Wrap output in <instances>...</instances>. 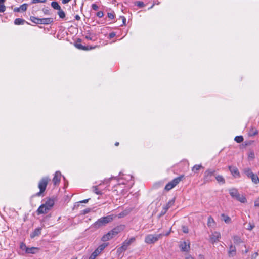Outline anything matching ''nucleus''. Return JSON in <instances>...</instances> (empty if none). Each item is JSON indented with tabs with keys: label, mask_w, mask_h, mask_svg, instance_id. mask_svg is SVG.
<instances>
[{
	"label": "nucleus",
	"mask_w": 259,
	"mask_h": 259,
	"mask_svg": "<svg viewBox=\"0 0 259 259\" xmlns=\"http://www.w3.org/2000/svg\"><path fill=\"white\" fill-rule=\"evenodd\" d=\"M114 218L115 215H109L106 217H102L94 223V227L98 229L102 226H105L107 224L112 221Z\"/></svg>",
	"instance_id": "obj_1"
},
{
	"label": "nucleus",
	"mask_w": 259,
	"mask_h": 259,
	"mask_svg": "<svg viewBox=\"0 0 259 259\" xmlns=\"http://www.w3.org/2000/svg\"><path fill=\"white\" fill-rule=\"evenodd\" d=\"M50 179L48 177H43L39 182L38 187L39 189V192H37L36 194L37 196H40L43 193L47 187Z\"/></svg>",
	"instance_id": "obj_2"
},
{
	"label": "nucleus",
	"mask_w": 259,
	"mask_h": 259,
	"mask_svg": "<svg viewBox=\"0 0 259 259\" xmlns=\"http://www.w3.org/2000/svg\"><path fill=\"white\" fill-rule=\"evenodd\" d=\"M229 193L232 198L242 203H244L246 201L245 197L243 195H240L236 189L232 188L230 189Z\"/></svg>",
	"instance_id": "obj_3"
},
{
	"label": "nucleus",
	"mask_w": 259,
	"mask_h": 259,
	"mask_svg": "<svg viewBox=\"0 0 259 259\" xmlns=\"http://www.w3.org/2000/svg\"><path fill=\"white\" fill-rule=\"evenodd\" d=\"M162 234L157 235L149 234L145 237V242L147 244H153L156 242L162 237Z\"/></svg>",
	"instance_id": "obj_4"
},
{
	"label": "nucleus",
	"mask_w": 259,
	"mask_h": 259,
	"mask_svg": "<svg viewBox=\"0 0 259 259\" xmlns=\"http://www.w3.org/2000/svg\"><path fill=\"white\" fill-rule=\"evenodd\" d=\"M184 176L181 175L178 177L176 178L171 181L169 182L165 187V190L166 191H169L174 188L177 184H178L180 181L182 180Z\"/></svg>",
	"instance_id": "obj_5"
},
{
	"label": "nucleus",
	"mask_w": 259,
	"mask_h": 259,
	"mask_svg": "<svg viewBox=\"0 0 259 259\" xmlns=\"http://www.w3.org/2000/svg\"><path fill=\"white\" fill-rule=\"evenodd\" d=\"M215 170L213 169H208L206 170L204 174V182L205 183L209 182L212 180V177L214 175Z\"/></svg>",
	"instance_id": "obj_6"
},
{
	"label": "nucleus",
	"mask_w": 259,
	"mask_h": 259,
	"mask_svg": "<svg viewBox=\"0 0 259 259\" xmlns=\"http://www.w3.org/2000/svg\"><path fill=\"white\" fill-rule=\"evenodd\" d=\"M221 235L220 233L218 232H214L210 236V242L214 243L221 238Z\"/></svg>",
	"instance_id": "obj_7"
},
{
	"label": "nucleus",
	"mask_w": 259,
	"mask_h": 259,
	"mask_svg": "<svg viewBox=\"0 0 259 259\" xmlns=\"http://www.w3.org/2000/svg\"><path fill=\"white\" fill-rule=\"evenodd\" d=\"M107 246V243H103L100 245L92 254L94 255L95 256L97 257Z\"/></svg>",
	"instance_id": "obj_8"
},
{
	"label": "nucleus",
	"mask_w": 259,
	"mask_h": 259,
	"mask_svg": "<svg viewBox=\"0 0 259 259\" xmlns=\"http://www.w3.org/2000/svg\"><path fill=\"white\" fill-rule=\"evenodd\" d=\"M51 209L44 204H41L37 209V212L38 214L47 213Z\"/></svg>",
	"instance_id": "obj_9"
},
{
	"label": "nucleus",
	"mask_w": 259,
	"mask_h": 259,
	"mask_svg": "<svg viewBox=\"0 0 259 259\" xmlns=\"http://www.w3.org/2000/svg\"><path fill=\"white\" fill-rule=\"evenodd\" d=\"M61 177V174L60 171H56L53 179V182L55 185L59 184Z\"/></svg>",
	"instance_id": "obj_10"
},
{
	"label": "nucleus",
	"mask_w": 259,
	"mask_h": 259,
	"mask_svg": "<svg viewBox=\"0 0 259 259\" xmlns=\"http://www.w3.org/2000/svg\"><path fill=\"white\" fill-rule=\"evenodd\" d=\"M236 254V249L235 246H233L232 244L230 245L229 247V250L228 251V256L229 257H233Z\"/></svg>",
	"instance_id": "obj_11"
},
{
	"label": "nucleus",
	"mask_w": 259,
	"mask_h": 259,
	"mask_svg": "<svg viewBox=\"0 0 259 259\" xmlns=\"http://www.w3.org/2000/svg\"><path fill=\"white\" fill-rule=\"evenodd\" d=\"M180 248L182 251L188 252L190 249V246L186 242H183L180 244Z\"/></svg>",
	"instance_id": "obj_12"
},
{
	"label": "nucleus",
	"mask_w": 259,
	"mask_h": 259,
	"mask_svg": "<svg viewBox=\"0 0 259 259\" xmlns=\"http://www.w3.org/2000/svg\"><path fill=\"white\" fill-rule=\"evenodd\" d=\"M121 229L122 227L118 226L113 229L111 231H109V232L111 234V235H112V237H113L117 234H118L121 231Z\"/></svg>",
	"instance_id": "obj_13"
},
{
	"label": "nucleus",
	"mask_w": 259,
	"mask_h": 259,
	"mask_svg": "<svg viewBox=\"0 0 259 259\" xmlns=\"http://www.w3.org/2000/svg\"><path fill=\"white\" fill-rule=\"evenodd\" d=\"M130 245L129 244V243L127 242V241H126V240H125L122 243V246L118 249V252H122L123 251H125L127 249V247H128V246H130Z\"/></svg>",
	"instance_id": "obj_14"
},
{
	"label": "nucleus",
	"mask_w": 259,
	"mask_h": 259,
	"mask_svg": "<svg viewBox=\"0 0 259 259\" xmlns=\"http://www.w3.org/2000/svg\"><path fill=\"white\" fill-rule=\"evenodd\" d=\"M44 204L51 209L54 205V200L53 199L49 198Z\"/></svg>",
	"instance_id": "obj_15"
},
{
	"label": "nucleus",
	"mask_w": 259,
	"mask_h": 259,
	"mask_svg": "<svg viewBox=\"0 0 259 259\" xmlns=\"http://www.w3.org/2000/svg\"><path fill=\"white\" fill-rule=\"evenodd\" d=\"M229 169L231 172V174L234 176H239V172L238 171V169L234 166H229Z\"/></svg>",
	"instance_id": "obj_16"
},
{
	"label": "nucleus",
	"mask_w": 259,
	"mask_h": 259,
	"mask_svg": "<svg viewBox=\"0 0 259 259\" xmlns=\"http://www.w3.org/2000/svg\"><path fill=\"white\" fill-rule=\"evenodd\" d=\"M53 22V19L52 18H41V24H50Z\"/></svg>",
	"instance_id": "obj_17"
},
{
	"label": "nucleus",
	"mask_w": 259,
	"mask_h": 259,
	"mask_svg": "<svg viewBox=\"0 0 259 259\" xmlns=\"http://www.w3.org/2000/svg\"><path fill=\"white\" fill-rule=\"evenodd\" d=\"M249 178L251 179L252 182L254 184H257L259 183V178L257 175L253 173V174H251V176H250Z\"/></svg>",
	"instance_id": "obj_18"
},
{
	"label": "nucleus",
	"mask_w": 259,
	"mask_h": 259,
	"mask_svg": "<svg viewBox=\"0 0 259 259\" xmlns=\"http://www.w3.org/2000/svg\"><path fill=\"white\" fill-rule=\"evenodd\" d=\"M38 250H39V249L36 247H30V248L28 247L27 249L26 253H27V254H35L38 252Z\"/></svg>",
	"instance_id": "obj_19"
},
{
	"label": "nucleus",
	"mask_w": 259,
	"mask_h": 259,
	"mask_svg": "<svg viewBox=\"0 0 259 259\" xmlns=\"http://www.w3.org/2000/svg\"><path fill=\"white\" fill-rule=\"evenodd\" d=\"M41 234V229L39 228H36L35 230L30 234L31 238H34L35 236H37Z\"/></svg>",
	"instance_id": "obj_20"
},
{
	"label": "nucleus",
	"mask_w": 259,
	"mask_h": 259,
	"mask_svg": "<svg viewBox=\"0 0 259 259\" xmlns=\"http://www.w3.org/2000/svg\"><path fill=\"white\" fill-rule=\"evenodd\" d=\"M112 238L113 237H112V235H111V234L109 232L108 233L104 235L102 237V240L104 242H105V241H107L109 240L110 239H112Z\"/></svg>",
	"instance_id": "obj_21"
},
{
	"label": "nucleus",
	"mask_w": 259,
	"mask_h": 259,
	"mask_svg": "<svg viewBox=\"0 0 259 259\" xmlns=\"http://www.w3.org/2000/svg\"><path fill=\"white\" fill-rule=\"evenodd\" d=\"M221 218L227 224H230L231 222V218L229 216L226 215L224 213L221 214Z\"/></svg>",
	"instance_id": "obj_22"
},
{
	"label": "nucleus",
	"mask_w": 259,
	"mask_h": 259,
	"mask_svg": "<svg viewBox=\"0 0 259 259\" xmlns=\"http://www.w3.org/2000/svg\"><path fill=\"white\" fill-rule=\"evenodd\" d=\"M30 19L32 22L35 24H41V18H38L36 17L31 16Z\"/></svg>",
	"instance_id": "obj_23"
},
{
	"label": "nucleus",
	"mask_w": 259,
	"mask_h": 259,
	"mask_svg": "<svg viewBox=\"0 0 259 259\" xmlns=\"http://www.w3.org/2000/svg\"><path fill=\"white\" fill-rule=\"evenodd\" d=\"M215 224V222L214 219L211 217H209L208 218L207 220V225L209 227H213Z\"/></svg>",
	"instance_id": "obj_24"
},
{
	"label": "nucleus",
	"mask_w": 259,
	"mask_h": 259,
	"mask_svg": "<svg viewBox=\"0 0 259 259\" xmlns=\"http://www.w3.org/2000/svg\"><path fill=\"white\" fill-rule=\"evenodd\" d=\"M25 21L21 18H17L14 21V24L15 25H22L24 24Z\"/></svg>",
	"instance_id": "obj_25"
},
{
	"label": "nucleus",
	"mask_w": 259,
	"mask_h": 259,
	"mask_svg": "<svg viewBox=\"0 0 259 259\" xmlns=\"http://www.w3.org/2000/svg\"><path fill=\"white\" fill-rule=\"evenodd\" d=\"M51 6L55 10H59L61 9V7L58 4V2L53 1L51 3Z\"/></svg>",
	"instance_id": "obj_26"
},
{
	"label": "nucleus",
	"mask_w": 259,
	"mask_h": 259,
	"mask_svg": "<svg viewBox=\"0 0 259 259\" xmlns=\"http://www.w3.org/2000/svg\"><path fill=\"white\" fill-rule=\"evenodd\" d=\"M234 242L236 244H239L240 243L242 242V241L240 237L238 236H234L233 237Z\"/></svg>",
	"instance_id": "obj_27"
},
{
	"label": "nucleus",
	"mask_w": 259,
	"mask_h": 259,
	"mask_svg": "<svg viewBox=\"0 0 259 259\" xmlns=\"http://www.w3.org/2000/svg\"><path fill=\"white\" fill-rule=\"evenodd\" d=\"M215 179L219 183L222 184H224L225 183V180L222 176L218 175L215 177Z\"/></svg>",
	"instance_id": "obj_28"
},
{
	"label": "nucleus",
	"mask_w": 259,
	"mask_h": 259,
	"mask_svg": "<svg viewBox=\"0 0 259 259\" xmlns=\"http://www.w3.org/2000/svg\"><path fill=\"white\" fill-rule=\"evenodd\" d=\"M257 134H258V131L256 129H255L253 128L251 129L248 133V135L250 136H255V135H257Z\"/></svg>",
	"instance_id": "obj_29"
},
{
	"label": "nucleus",
	"mask_w": 259,
	"mask_h": 259,
	"mask_svg": "<svg viewBox=\"0 0 259 259\" xmlns=\"http://www.w3.org/2000/svg\"><path fill=\"white\" fill-rule=\"evenodd\" d=\"M201 168H203L201 164L195 165L193 167L192 170L194 172H197Z\"/></svg>",
	"instance_id": "obj_30"
},
{
	"label": "nucleus",
	"mask_w": 259,
	"mask_h": 259,
	"mask_svg": "<svg viewBox=\"0 0 259 259\" xmlns=\"http://www.w3.org/2000/svg\"><path fill=\"white\" fill-rule=\"evenodd\" d=\"M75 46L78 49L82 50H87L88 49L86 47L83 46L81 44L76 43Z\"/></svg>",
	"instance_id": "obj_31"
},
{
	"label": "nucleus",
	"mask_w": 259,
	"mask_h": 259,
	"mask_svg": "<svg viewBox=\"0 0 259 259\" xmlns=\"http://www.w3.org/2000/svg\"><path fill=\"white\" fill-rule=\"evenodd\" d=\"M244 172L245 174L249 178L250 176H251V174H253V173L252 172L251 170L249 168H245L244 169Z\"/></svg>",
	"instance_id": "obj_32"
},
{
	"label": "nucleus",
	"mask_w": 259,
	"mask_h": 259,
	"mask_svg": "<svg viewBox=\"0 0 259 259\" xmlns=\"http://www.w3.org/2000/svg\"><path fill=\"white\" fill-rule=\"evenodd\" d=\"M58 14L60 18L63 19L65 17V12L61 9L58 10Z\"/></svg>",
	"instance_id": "obj_33"
},
{
	"label": "nucleus",
	"mask_w": 259,
	"mask_h": 259,
	"mask_svg": "<svg viewBox=\"0 0 259 259\" xmlns=\"http://www.w3.org/2000/svg\"><path fill=\"white\" fill-rule=\"evenodd\" d=\"M234 140L236 142L239 143L243 141V137L242 136H236Z\"/></svg>",
	"instance_id": "obj_34"
},
{
	"label": "nucleus",
	"mask_w": 259,
	"mask_h": 259,
	"mask_svg": "<svg viewBox=\"0 0 259 259\" xmlns=\"http://www.w3.org/2000/svg\"><path fill=\"white\" fill-rule=\"evenodd\" d=\"M92 188L93 192L96 194L101 195L102 194V192L98 190L97 186H93Z\"/></svg>",
	"instance_id": "obj_35"
},
{
	"label": "nucleus",
	"mask_w": 259,
	"mask_h": 259,
	"mask_svg": "<svg viewBox=\"0 0 259 259\" xmlns=\"http://www.w3.org/2000/svg\"><path fill=\"white\" fill-rule=\"evenodd\" d=\"M20 247L22 250L25 251V253H26L28 247H27L24 243H21Z\"/></svg>",
	"instance_id": "obj_36"
},
{
	"label": "nucleus",
	"mask_w": 259,
	"mask_h": 259,
	"mask_svg": "<svg viewBox=\"0 0 259 259\" xmlns=\"http://www.w3.org/2000/svg\"><path fill=\"white\" fill-rule=\"evenodd\" d=\"M28 5L27 4H23L20 6L19 9L21 11H25L27 10Z\"/></svg>",
	"instance_id": "obj_37"
},
{
	"label": "nucleus",
	"mask_w": 259,
	"mask_h": 259,
	"mask_svg": "<svg viewBox=\"0 0 259 259\" xmlns=\"http://www.w3.org/2000/svg\"><path fill=\"white\" fill-rule=\"evenodd\" d=\"M254 158V153L253 151H250L248 154V158L253 159Z\"/></svg>",
	"instance_id": "obj_38"
},
{
	"label": "nucleus",
	"mask_w": 259,
	"mask_h": 259,
	"mask_svg": "<svg viewBox=\"0 0 259 259\" xmlns=\"http://www.w3.org/2000/svg\"><path fill=\"white\" fill-rule=\"evenodd\" d=\"M136 5L137 6H138V7H139L140 8H142V7H144V5H145L144 3L143 2H142V1H137V2H136Z\"/></svg>",
	"instance_id": "obj_39"
},
{
	"label": "nucleus",
	"mask_w": 259,
	"mask_h": 259,
	"mask_svg": "<svg viewBox=\"0 0 259 259\" xmlns=\"http://www.w3.org/2000/svg\"><path fill=\"white\" fill-rule=\"evenodd\" d=\"M174 203H175V200L174 199H172V200L169 201V202L166 205H167V206H168V207L169 208L170 207H171L174 204Z\"/></svg>",
	"instance_id": "obj_40"
},
{
	"label": "nucleus",
	"mask_w": 259,
	"mask_h": 259,
	"mask_svg": "<svg viewBox=\"0 0 259 259\" xmlns=\"http://www.w3.org/2000/svg\"><path fill=\"white\" fill-rule=\"evenodd\" d=\"M174 203H175V200L174 199H172V200L169 201V202L166 205H167V206H168V207L169 208L170 207H171L174 204Z\"/></svg>",
	"instance_id": "obj_41"
},
{
	"label": "nucleus",
	"mask_w": 259,
	"mask_h": 259,
	"mask_svg": "<svg viewBox=\"0 0 259 259\" xmlns=\"http://www.w3.org/2000/svg\"><path fill=\"white\" fill-rule=\"evenodd\" d=\"M6 10L5 6L4 3L0 4V12H4Z\"/></svg>",
	"instance_id": "obj_42"
},
{
	"label": "nucleus",
	"mask_w": 259,
	"mask_h": 259,
	"mask_svg": "<svg viewBox=\"0 0 259 259\" xmlns=\"http://www.w3.org/2000/svg\"><path fill=\"white\" fill-rule=\"evenodd\" d=\"M47 0H32V4H36L38 3H46Z\"/></svg>",
	"instance_id": "obj_43"
},
{
	"label": "nucleus",
	"mask_w": 259,
	"mask_h": 259,
	"mask_svg": "<svg viewBox=\"0 0 259 259\" xmlns=\"http://www.w3.org/2000/svg\"><path fill=\"white\" fill-rule=\"evenodd\" d=\"M182 231L185 233H188L189 232L188 228L186 226H182Z\"/></svg>",
	"instance_id": "obj_44"
},
{
	"label": "nucleus",
	"mask_w": 259,
	"mask_h": 259,
	"mask_svg": "<svg viewBox=\"0 0 259 259\" xmlns=\"http://www.w3.org/2000/svg\"><path fill=\"white\" fill-rule=\"evenodd\" d=\"M96 15L99 18H102L104 16V13L102 11H99L97 13Z\"/></svg>",
	"instance_id": "obj_45"
},
{
	"label": "nucleus",
	"mask_w": 259,
	"mask_h": 259,
	"mask_svg": "<svg viewBox=\"0 0 259 259\" xmlns=\"http://www.w3.org/2000/svg\"><path fill=\"white\" fill-rule=\"evenodd\" d=\"M107 15H108V17L110 19H114V14L113 13L109 12V13H108Z\"/></svg>",
	"instance_id": "obj_46"
},
{
	"label": "nucleus",
	"mask_w": 259,
	"mask_h": 259,
	"mask_svg": "<svg viewBox=\"0 0 259 259\" xmlns=\"http://www.w3.org/2000/svg\"><path fill=\"white\" fill-rule=\"evenodd\" d=\"M92 8L94 10H95V11H97L99 9V7L98 6V5L96 4H93L92 5Z\"/></svg>",
	"instance_id": "obj_47"
},
{
	"label": "nucleus",
	"mask_w": 259,
	"mask_h": 259,
	"mask_svg": "<svg viewBox=\"0 0 259 259\" xmlns=\"http://www.w3.org/2000/svg\"><path fill=\"white\" fill-rule=\"evenodd\" d=\"M91 209L90 208H87L81 211V214H85L89 213Z\"/></svg>",
	"instance_id": "obj_48"
},
{
	"label": "nucleus",
	"mask_w": 259,
	"mask_h": 259,
	"mask_svg": "<svg viewBox=\"0 0 259 259\" xmlns=\"http://www.w3.org/2000/svg\"><path fill=\"white\" fill-rule=\"evenodd\" d=\"M127 242L129 243V244L131 245L132 243L135 241V238L134 237L131 238L130 240H126Z\"/></svg>",
	"instance_id": "obj_49"
},
{
	"label": "nucleus",
	"mask_w": 259,
	"mask_h": 259,
	"mask_svg": "<svg viewBox=\"0 0 259 259\" xmlns=\"http://www.w3.org/2000/svg\"><path fill=\"white\" fill-rule=\"evenodd\" d=\"M89 200H90V199H84L83 200H82V201H80L77 202V203H87L88 202Z\"/></svg>",
	"instance_id": "obj_50"
},
{
	"label": "nucleus",
	"mask_w": 259,
	"mask_h": 259,
	"mask_svg": "<svg viewBox=\"0 0 259 259\" xmlns=\"http://www.w3.org/2000/svg\"><path fill=\"white\" fill-rule=\"evenodd\" d=\"M254 227V226H252L251 224H249L247 227V229L249 230H251Z\"/></svg>",
	"instance_id": "obj_51"
},
{
	"label": "nucleus",
	"mask_w": 259,
	"mask_h": 259,
	"mask_svg": "<svg viewBox=\"0 0 259 259\" xmlns=\"http://www.w3.org/2000/svg\"><path fill=\"white\" fill-rule=\"evenodd\" d=\"M255 206H259V198H257L254 202Z\"/></svg>",
	"instance_id": "obj_52"
},
{
	"label": "nucleus",
	"mask_w": 259,
	"mask_h": 259,
	"mask_svg": "<svg viewBox=\"0 0 259 259\" xmlns=\"http://www.w3.org/2000/svg\"><path fill=\"white\" fill-rule=\"evenodd\" d=\"M166 211L164 210L163 208L160 212V216L163 215L166 213Z\"/></svg>",
	"instance_id": "obj_53"
},
{
	"label": "nucleus",
	"mask_w": 259,
	"mask_h": 259,
	"mask_svg": "<svg viewBox=\"0 0 259 259\" xmlns=\"http://www.w3.org/2000/svg\"><path fill=\"white\" fill-rule=\"evenodd\" d=\"M120 17L122 19L123 24L124 25L126 22V18L124 16H121Z\"/></svg>",
	"instance_id": "obj_54"
},
{
	"label": "nucleus",
	"mask_w": 259,
	"mask_h": 259,
	"mask_svg": "<svg viewBox=\"0 0 259 259\" xmlns=\"http://www.w3.org/2000/svg\"><path fill=\"white\" fill-rule=\"evenodd\" d=\"M115 36V33L114 32H112V33H111L109 34V37L111 38H113Z\"/></svg>",
	"instance_id": "obj_55"
},
{
	"label": "nucleus",
	"mask_w": 259,
	"mask_h": 259,
	"mask_svg": "<svg viewBox=\"0 0 259 259\" xmlns=\"http://www.w3.org/2000/svg\"><path fill=\"white\" fill-rule=\"evenodd\" d=\"M162 208L167 212V211L169 209V207H168V206H167V205H165L164 206H163Z\"/></svg>",
	"instance_id": "obj_56"
},
{
	"label": "nucleus",
	"mask_w": 259,
	"mask_h": 259,
	"mask_svg": "<svg viewBox=\"0 0 259 259\" xmlns=\"http://www.w3.org/2000/svg\"><path fill=\"white\" fill-rule=\"evenodd\" d=\"M253 141H249L248 142H245V145H251L252 143H253Z\"/></svg>",
	"instance_id": "obj_57"
},
{
	"label": "nucleus",
	"mask_w": 259,
	"mask_h": 259,
	"mask_svg": "<svg viewBox=\"0 0 259 259\" xmlns=\"http://www.w3.org/2000/svg\"><path fill=\"white\" fill-rule=\"evenodd\" d=\"M14 11L16 12H20L21 10L19 9V8H14Z\"/></svg>",
	"instance_id": "obj_58"
},
{
	"label": "nucleus",
	"mask_w": 259,
	"mask_h": 259,
	"mask_svg": "<svg viewBox=\"0 0 259 259\" xmlns=\"http://www.w3.org/2000/svg\"><path fill=\"white\" fill-rule=\"evenodd\" d=\"M258 255V253L257 252H255L253 255H252V259H254Z\"/></svg>",
	"instance_id": "obj_59"
},
{
	"label": "nucleus",
	"mask_w": 259,
	"mask_h": 259,
	"mask_svg": "<svg viewBox=\"0 0 259 259\" xmlns=\"http://www.w3.org/2000/svg\"><path fill=\"white\" fill-rule=\"evenodd\" d=\"M96 256H94V255H93L92 254L90 255L89 259H95Z\"/></svg>",
	"instance_id": "obj_60"
},
{
	"label": "nucleus",
	"mask_w": 259,
	"mask_h": 259,
	"mask_svg": "<svg viewBox=\"0 0 259 259\" xmlns=\"http://www.w3.org/2000/svg\"><path fill=\"white\" fill-rule=\"evenodd\" d=\"M75 19L77 20H79L80 19V16L78 15H76L75 16Z\"/></svg>",
	"instance_id": "obj_61"
},
{
	"label": "nucleus",
	"mask_w": 259,
	"mask_h": 259,
	"mask_svg": "<svg viewBox=\"0 0 259 259\" xmlns=\"http://www.w3.org/2000/svg\"><path fill=\"white\" fill-rule=\"evenodd\" d=\"M85 38L88 40H92V38L90 36H86Z\"/></svg>",
	"instance_id": "obj_62"
},
{
	"label": "nucleus",
	"mask_w": 259,
	"mask_h": 259,
	"mask_svg": "<svg viewBox=\"0 0 259 259\" xmlns=\"http://www.w3.org/2000/svg\"><path fill=\"white\" fill-rule=\"evenodd\" d=\"M248 250L247 249H246L244 251H242V253H247L248 252Z\"/></svg>",
	"instance_id": "obj_63"
},
{
	"label": "nucleus",
	"mask_w": 259,
	"mask_h": 259,
	"mask_svg": "<svg viewBox=\"0 0 259 259\" xmlns=\"http://www.w3.org/2000/svg\"><path fill=\"white\" fill-rule=\"evenodd\" d=\"M186 259H194L193 257H192L191 256H189L186 257Z\"/></svg>",
	"instance_id": "obj_64"
}]
</instances>
